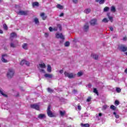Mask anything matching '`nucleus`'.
Wrapping results in <instances>:
<instances>
[{
  "instance_id": "nucleus-1",
  "label": "nucleus",
  "mask_w": 127,
  "mask_h": 127,
  "mask_svg": "<svg viewBox=\"0 0 127 127\" xmlns=\"http://www.w3.org/2000/svg\"><path fill=\"white\" fill-rule=\"evenodd\" d=\"M6 76L8 79H11L14 76V70L12 68H9L6 74Z\"/></svg>"
},
{
  "instance_id": "nucleus-2",
  "label": "nucleus",
  "mask_w": 127,
  "mask_h": 127,
  "mask_svg": "<svg viewBox=\"0 0 127 127\" xmlns=\"http://www.w3.org/2000/svg\"><path fill=\"white\" fill-rule=\"evenodd\" d=\"M64 75L65 77H67L69 79H72L75 77L76 74L73 73H69L67 71H64Z\"/></svg>"
},
{
  "instance_id": "nucleus-3",
  "label": "nucleus",
  "mask_w": 127,
  "mask_h": 127,
  "mask_svg": "<svg viewBox=\"0 0 127 127\" xmlns=\"http://www.w3.org/2000/svg\"><path fill=\"white\" fill-rule=\"evenodd\" d=\"M50 109H51V107L49 106L47 111V115L49 118H53L55 117V116L54 114H53L52 113V111L50 110Z\"/></svg>"
},
{
  "instance_id": "nucleus-4",
  "label": "nucleus",
  "mask_w": 127,
  "mask_h": 127,
  "mask_svg": "<svg viewBox=\"0 0 127 127\" xmlns=\"http://www.w3.org/2000/svg\"><path fill=\"white\" fill-rule=\"evenodd\" d=\"M39 66L40 68H40V72H42L43 73H45V71H44V68H45L46 67V65H45V64H39Z\"/></svg>"
},
{
  "instance_id": "nucleus-5",
  "label": "nucleus",
  "mask_w": 127,
  "mask_h": 127,
  "mask_svg": "<svg viewBox=\"0 0 127 127\" xmlns=\"http://www.w3.org/2000/svg\"><path fill=\"white\" fill-rule=\"evenodd\" d=\"M56 37L57 38H60L61 39H62V40H64V36H63L62 33H57L56 34Z\"/></svg>"
},
{
  "instance_id": "nucleus-6",
  "label": "nucleus",
  "mask_w": 127,
  "mask_h": 127,
  "mask_svg": "<svg viewBox=\"0 0 127 127\" xmlns=\"http://www.w3.org/2000/svg\"><path fill=\"white\" fill-rule=\"evenodd\" d=\"M6 58H7V55H2V59H1L2 62H3L4 63H6L7 62H8L7 60H6Z\"/></svg>"
},
{
  "instance_id": "nucleus-7",
  "label": "nucleus",
  "mask_w": 127,
  "mask_h": 127,
  "mask_svg": "<svg viewBox=\"0 0 127 127\" xmlns=\"http://www.w3.org/2000/svg\"><path fill=\"white\" fill-rule=\"evenodd\" d=\"M58 28H59V29L60 30V31H61V30H62V26H61V25L59 24L57 25V27H55L53 28V30L54 31H57Z\"/></svg>"
},
{
  "instance_id": "nucleus-8",
  "label": "nucleus",
  "mask_w": 127,
  "mask_h": 127,
  "mask_svg": "<svg viewBox=\"0 0 127 127\" xmlns=\"http://www.w3.org/2000/svg\"><path fill=\"white\" fill-rule=\"evenodd\" d=\"M90 25L94 26V25H96L98 24L97 23V19H92L90 22Z\"/></svg>"
},
{
  "instance_id": "nucleus-9",
  "label": "nucleus",
  "mask_w": 127,
  "mask_h": 127,
  "mask_svg": "<svg viewBox=\"0 0 127 127\" xmlns=\"http://www.w3.org/2000/svg\"><path fill=\"white\" fill-rule=\"evenodd\" d=\"M119 49L121 51H123V52H126V51H127V47L124 45L121 46L119 47Z\"/></svg>"
},
{
  "instance_id": "nucleus-10",
  "label": "nucleus",
  "mask_w": 127,
  "mask_h": 127,
  "mask_svg": "<svg viewBox=\"0 0 127 127\" xmlns=\"http://www.w3.org/2000/svg\"><path fill=\"white\" fill-rule=\"evenodd\" d=\"M31 108H32V109H35V110H37V111H38L39 110V106L37 104L31 105Z\"/></svg>"
},
{
  "instance_id": "nucleus-11",
  "label": "nucleus",
  "mask_w": 127,
  "mask_h": 127,
  "mask_svg": "<svg viewBox=\"0 0 127 127\" xmlns=\"http://www.w3.org/2000/svg\"><path fill=\"white\" fill-rule=\"evenodd\" d=\"M18 14H20V15H27V11L21 10L19 11Z\"/></svg>"
},
{
  "instance_id": "nucleus-12",
  "label": "nucleus",
  "mask_w": 127,
  "mask_h": 127,
  "mask_svg": "<svg viewBox=\"0 0 127 127\" xmlns=\"http://www.w3.org/2000/svg\"><path fill=\"white\" fill-rule=\"evenodd\" d=\"M38 119H40V120H42L43 119H45L46 118V116H45V114H40L38 116Z\"/></svg>"
},
{
  "instance_id": "nucleus-13",
  "label": "nucleus",
  "mask_w": 127,
  "mask_h": 127,
  "mask_svg": "<svg viewBox=\"0 0 127 127\" xmlns=\"http://www.w3.org/2000/svg\"><path fill=\"white\" fill-rule=\"evenodd\" d=\"M44 76L46 78H49L50 79H51L53 77V74L46 73L44 75Z\"/></svg>"
},
{
  "instance_id": "nucleus-14",
  "label": "nucleus",
  "mask_w": 127,
  "mask_h": 127,
  "mask_svg": "<svg viewBox=\"0 0 127 127\" xmlns=\"http://www.w3.org/2000/svg\"><path fill=\"white\" fill-rule=\"evenodd\" d=\"M91 57H92L93 59H95V60H98V58L99 57L98 56V55H96L95 54H92Z\"/></svg>"
},
{
  "instance_id": "nucleus-15",
  "label": "nucleus",
  "mask_w": 127,
  "mask_h": 127,
  "mask_svg": "<svg viewBox=\"0 0 127 127\" xmlns=\"http://www.w3.org/2000/svg\"><path fill=\"white\" fill-rule=\"evenodd\" d=\"M84 30L85 31H88L89 30V24L88 23L85 24L84 26Z\"/></svg>"
},
{
  "instance_id": "nucleus-16",
  "label": "nucleus",
  "mask_w": 127,
  "mask_h": 127,
  "mask_svg": "<svg viewBox=\"0 0 127 127\" xmlns=\"http://www.w3.org/2000/svg\"><path fill=\"white\" fill-rule=\"evenodd\" d=\"M0 93L1 94V95H2V96H3V97H7V95L4 94V91H3V90H2V89H0Z\"/></svg>"
},
{
  "instance_id": "nucleus-17",
  "label": "nucleus",
  "mask_w": 127,
  "mask_h": 127,
  "mask_svg": "<svg viewBox=\"0 0 127 127\" xmlns=\"http://www.w3.org/2000/svg\"><path fill=\"white\" fill-rule=\"evenodd\" d=\"M57 8H58L59 9H63L64 8V6L60 4H58L56 6Z\"/></svg>"
},
{
  "instance_id": "nucleus-18",
  "label": "nucleus",
  "mask_w": 127,
  "mask_h": 127,
  "mask_svg": "<svg viewBox=\"0 0 127 127\" xmlns=\"http://www.w3.org/2000/svg\"><path fill=\"white\" fill-rule=\"evenodd\" d=\"M41 17H42V19H43V20H45V19H46L47 17V16L45 15V13H41Z\"/></svg>"
},
{
  "instance_id": "nucleus-19",
  "label": "nucleus",
  "mask_w": 127,
  "mask_h": 127,
  "mask_svg": "<svg viewBox=\"0 0 127 127\" xmlns=\"http://www.w3.org/2000/svg\"><path fill=\"white\" fill-rule=\"evenodd\" d=\"M91 8H86L84 10V12L86 13V14H88L91 12Z\"/></svg>"
},
{
  "instance_id": "nucleus-20",
  "label": "nucleus",
  "mask_w": 127,
  "mask_h": 127,
  "mask_svg": "<svg viewBox=\"0 0 127 127\" xmlns=\"http://www.w3.org/2000/svg\"><path fill=\"white\" fill-rule=\"evenodd\" d=\"M14 37H16V34L15 33H11L10 37V39H12V38H14Z\"/></svg>"
},
{
  "instance_id": "nucleus-21",
  "label": "nucleus",
  "mask_w": 127,
  "mask_h": 127,
  "mask_svg": "<svg viewBox=\"0 0 127 127\" xmlns=\"http://www.w3.org/2000/svg\"><path fill=\"white\" fill-rule=\"evenodd\" d=\"M111 11L112 12H116V7H115L114 6H111Z\"/></svg>"
},
{
  "instance_id": "nucleus-22",
  "label": "nucleus",
  "mask_w": 127,
  "mask_h": 127,
  "mask_svg": "<svg viewBox=\"0 0 127 127\" xmlns=\"http://www.w3.org/2000/svg\"><path fill=\"white\" fill-rule=\"evenodd\" d=\"M51 65L48 64L47 71L49 73H51Z\"/></svg>"
},
{
  "instance_id": "nucleus-23",
  "label": "nucleus",
  "mask_w": 127,
  "mask_h": 127,
  "mask_svg": "<svg viewBox=\"0 0 127 127\" xmlns=\"http://www.w3.org/2000/svg\"><path fill=\"white\" fill-rule=\"evenodd\" d=\"M60 114L62 117H64L65 114H66V112H65V111H60Z\"/></svg>"
},
{
  "instance_id": "nucleus-24",
  "label": "nucleus",
  "mask_w": 127,
  "mask_h": 127,
  "mask_svg": "<svg viewBox=\"0 0 127 127\" xmlns=\"http://www.w3.org/2000/svg\"><path fill=\"white\" fill-rule=\"evenodd\" d=\"M32 5H33V7H34V6H38V5H39V3H38V2H33Z\"/></svg>"
},
{
  "instance_id": "nucleus-25",
  "label": "nucleus",
  "mask_w": 127,
  "mask_h": 127,
  "mask_svg": "<svg viewBox=\"0 0 127 127\" xmlns=\"http://www.w3.org/2000/svg\"><path fill=\"white\" fill-rule=\"evenodd\" d=\"M108 17L111 22H113V17L110 16V13L107 14Z\"/></svg>"
},
{
  "instance_id": "nucleus-26",
  "label": "nucleus",
  "mask_w": 127,
  "mask_h": 127,
  "mask_svg": "<svg viewBox=\"0 0 127 127\" xmlns=\"http://www.w3.org/2000/svg\"><path fill=\"white\" fill-rule=\"evenodd\" d=\"M22 48H23V49H25V50H27V44H24L22 45Z\"/></svg>"
},
{
  "instance_id": "nucleus-27",
  "label": "nucleus",
  "mask_w": 127,
  "mask_h": 127,
  "mask_svg": "<svg viewBox=\"0 0 127 127\" xmlns=\"http://www.w3.org/2000/svg\"><path fill=\"white\" fill-rule=\"evenodd\" d=\"M34 22H35V23H36V24H38V23H39V20L37 18H35L34 19Z\"/></svg>"
},
{
  "instance_id": "nucleus-28",
  "label": "nucleus",
  "mask_w": 127,
  "mask_h": 127,
  "mask_svg": "<svg viewBox=\"0 0 127 127\" xmlns=\"http://www.w3.org/2000/svg\"><path fill=\"white\" fill-rule=\"evenodd\" d=\"M113 115H114L116 119H119V118H120V115L117 114V113L116 112H114Z\"/></svg>"
},
{
  "instance_id": "nucleus-29",
  "label": "nucleus",
  "mask_w": 127,
  "mask_h": 127,
  "mask_svg": "<svg viewBox=\"0 0 127 127\" xmlns=\"http://www.w3.org/2000/svg\"><path fill=\"white\" fill-rule=\"evenodd\" d=\"M70 46V42L67 41L64 44V46H65V47H68V46Z\"/></svg>"
},
{
  "instance_id": "nucleus-30",
  "label": "nucleus",
  "mask_w": 127,
  "mask_h": 127,
  "mask_svg": "<svg viewBox=\"0 0 127 127\" xmlns=\"http://www.w3.org/2000/svg\"><path fill=\"white\" fill-rule=\"evenodd\" d=\"M83 75V72L79 71L77 73V76L78 77H81V76Z\"/></svg>"
},
{
  "instance_id": "nucleus-31",
  "label": "nucleus",
  "mask_w": 127,
  "mask_h": 127,
  "mask_svg": "<svg viewBox=\"0 0 127 127\" xmlns=\"http://www.w3.org/2000/svg\"><path fill=\"white\" fill-rule=\"evenodd\" d=\"M81 126L84 127H90V125L88 124H81Z\"/></svg>"
},
{
  "instance_id": "nucleus-32",
  "label": "nucleus",
  "mask_w": 127,
  "mask_h": 127,
  "mask_svg": "<svg viewBox=\"0 0 127 127\" xmlns=\"http://www.w3.org/2000/svg\"><path fill=\"white\" fill-rule=\"evenodd\" d=\"M109 21V20H108V19L107 18H104L103 20H102V22H105V23H107Z\"/></svg>"
},
{
  "instance_id": "nucleus-33",
  "label": "nucleus",
  "mask_w": 127,
  "mask_h": 127,
  "mask_svg": "<svg viewBox=\"0 0 127 127\" xmlns=\"http://www.w3.org/2000/svg\"><path fill=\"white\" fill-rule=\"evenodd\" d=\"M110 109L111 110H113V111H115V110H116V106H115L114 105H111L110 106Z\"/></svg>"
},
{
  "instance_id": "nucleus-34",
  "label": "nucleus",
  "mask_w": 127,
  "mask_h": 127,
  "mask_svg": "<svg viewBox=\"0 0 127 127\" xmlns=\"http://www.w3.org/2000/svg\"><path fill=\"white\" fill-rule=\"evenodd\" d=\"M93 92L94 93H95V94H97V96L99 95V93L98 92V90H97L96 88H94L93 89Z\"/></svg>"
},
{
  "instance_id": "nucleus-35",
  "label": "nucleus",
  "mask_w": 127,
  "mask_h": 127,
  "mask_svg": "<svg viewBox=\"0 0 127 127\" xmlns=\"http://www.w3.org/2000/svg\"><path fill=\"white\" fill-rule=\"evenodd\" d=\"M109 9H110V8L109 7L106 6L104 8V11H108Z\"/></svg>"
},
{
  "instance_id": "nucleus-36",
  "label": "nucleus",
  "mask_w": 127,
  "mask_h": 127,
  "mask_svg": "<svg viewBox=\"0 0 127 127\" xmlns=\"http://www.w3.org/2000/svg\"><path fill=\"white\" fill-rule=\"evenodd\" d=\"M3 27L5 30H7V26L5 24H3Z\"/></svg>"
},
{
  "instance_id": "nucleus-37",
  "label": "nucleus",
  "mask_w": 127,
  "mask_h": 127,
  "mask_svg": "<svg viewBox=\"0 0 127 127\" xmlns=\"http://www.w3.org/2000/svg\"><path fill=\"white\" fill-rule=\"evenodd\" d=\"M10 47H12V48H14V47H15V44H14V43H11Z\"/></svg>"
},
{
  "instance_id": "nucleus-38",
  "label": "nucleus",
  "mask_w": 127,
  "mask_h": 127,
  "mask_svg": "<svg viewBox=\"0 0 127 127\" xmlns=\"http://www.w3.org/2000/svg\"><path fill=\"white\" fill-rule=\"evenodd\" d=\"M121 91H122L121 88H116V92H117V93H121Z\"/></svg>"
},
{
  "instance_id": "nucleus-39",
  "label": "nucleus",
  "mask_w": 127,
  "mask_h": 127,
  "mask_svg": "<svg viewBox=\"0 0 127 127\" xmlns=\"http://www.w3.org/2000/svg\"><path fill=\"white\" fill-rule=\"evenodd\" d=\"M115 104L116 105V106H119V105H120V102H119V101L118 100H116Z\"/></svg>"
},
{
  "instance_id": "nucleus-40",
  "label": "nucleus",
  "mask_w": 127,
  "mask_h": 127,
  "mask_svg": "<svg viewBox=\"0 0 127 127\" xmlns=\"http://www.w3.org/2000/svg\"><path fill=\"white\" fill-rule=\"evenodd\" d=\"M108 106L107 105L103 106L102 107V110L105 111V110H106V109H107V108H108Z\"/></svg>"
},
{
  "instance_id": "nucleus-41",
  "label": "nucleus",
  "mask_w": 127,
  "mask_h": 127,
  "mask_svg": "<svg viewBox=\"0 0 127 127\" xmlns=\"http://www.w3.org/2000/svg\"><path fill=\"white\" fill-rule=\"evenodd\" d=\"M24 64H25V60H22L21 63H20V64L21 65H24Z\"/></svg>"
},
{
  "instance_id": "nucleus-42",
  "label": "nucleus",
  "mask_w": 127,
  "mask_h": 127,
  "mask_svg": "<svg viewBox=\"0 0 127 127\" xmlns=\"http://www.w3.org/2000/svg\"><path fill=\"white\" fill-rule=\"evenodd\" d=\"M25 65H26L27 66H29L30 63H29V62H27V61H25Z\"/></svg>"
},
{
  "instance_id": "nucleus-43",
  "label": "nucleus",
  "mask_w": 127,
  "mask_h": 127,
  "mask_svg": "<svg viewBox=\"0 0 127 127\" xmlns=\"http://www.w3.org/2000/svg\"><path fill=\"white\" fill-rule=\"evenodd\" d=\"M47 90H48V91L49 92V93H53V90H52V89H51V88H48L47 89Z\"/></svg>"
},
{
  "instance_id": "nucleus-44",
  "label": "nucleus",
  "mask_w": 127,
  "mask_h": 127,
  "mask_svg": "<svg viewBox=\"0 0 127 127\" xmlns=\"http://www.w3.org/2000/svg\"><path fill=\"white\" fill-rule=\"evenodd\" d=\"M104 2H105V0H100L99 1L100 4H103V3H104Z\"/></svg>"
},
{
  "instance_id": "nucleus-45",
  "label": "nucleus",
  "mask_w": 127,
  "mask_h": 127,
  "mask_svg": "<svg viewBox=\"0 0 127 127\" xmlns=\"http://www.w3.org/2000/svg\"><path fill=\"white\" fill-rule=\"evenodd\" d=\"M72 2L75 4L78 3V0H72Z\"/></svg>"
},
{
  "instance_id": "nucleus-46",
  "label": "nucleus",
  "mask_w": 127,
  "mask_h": 127,
  "mask_svg": "<svg viewBox=\"0 0 127 127\" xmlns=\"http://www.w3.org/2000/svg\"><path fill=\"white\" fill-rule=\"evenodd\" d=\"M91 97H89L87 99V102H90L91 101Z\"/></svg>"
},
{
  "instance_id": "nucleus-47",
  "label": "nucleus",
  "mask_w": 127,
  "mask_h": 127,
  "mask_svg": "<svg viewBox=\"0 0 127 127\" xmlns=\"http://www.w3.org/2000/svg\"><path fill=\"white\" fill-rule=\"evenodd\" d=\"M60 74H63V73H64V70H63V69H61L59 71Z\"/></svg>"
},
{
  "instance_id": "nucleus-48",
  "label": "nucleus",
  "mask_w": 127,
  "mask_h": 127,
  "mask_svg": "<svg viewBox=\"0 0 127 127\" xmlns=\"http://www.w3.org/2000/svg\"><path fill=\"white\" fill-rule=\"evenodd\" d=\"M49 30H50V31H53V28L52 27H50L49 28Z\"/></svg>"
},
{
  "instance_id": "nucleus-49",
  "label": "nucleus",
  "mask_w": 127,
  "mask_h": 127,
  "mask_svg": "<svg viewBox=\"0 0 127 127\" xmlns=\"http://www.w3.org/2000/svg\"><path fill=\"white\" fill-rule=\"evenodd\" d=\"M77 109H78L79 111H81V106L78 105V106H77Z\"/></svg>"
},
{
  "instance_id": "nucleus-50",
  "label": "nucleus",
  "mask_w": 127,
  "mask_h": 127,
  "mask_svg": "<svg viewBox=\"0 0 127 127\" xmlns=\"http://www.w3.org/2000/svg\"><path fill=\"white\" fill-rule=\"evenodd\" d=\"M109 29H110L111 31H114V28H113V27H110Z\"/></svg>"
},
{
  "instance_id": "nucleus-51",
  "label": "nucleus",
  "mask_w": 127,
  "mask_h": 127,
  "mask_svg": "<svg viewBox=\"0 0 127 127\" xmlns=\"http://www.w3.org/2000/svg\"><path fill=\"white\" fill-rule=\"evenodd\" d=\"M84 116L85 117H89V116H90V114H88V113H85Z\"/></svg>"
},
{
  "instance_id": "nucleus-52",
  "label": "nucleus",
  "mask_w": 127,
  "mask_h": 127,
  "mask_svg": "<svg viewBox=\"0 0 127 127\" xmlns=\"http://www.w3.org/2000/svg\"><path fill=\"white\" fill-rule=\"evenodd\" d=\"M60 17H62V16H64V13H61L60 15Z\"/></svg>"
},
{
  "instance_id": "nucleus-53",
  "label": "nucleus",
  "mask_w": 127,
  "mask_h": 127,
  "mask_svg": "<svg viewBox=\"0 0 127 127\" xmlns=\"http://www.w3.org/2000/svg\"><path fill=\"white\" fill-rule=\"evenodd\" d=\"M116 123H117V124H120V123H121V121L116 120Z\"/></svg>"
},
{
  "instance_id": "nucleus-54",
  "label": "nucleus",
  "mask_w": 127,
  "mask_h": 127,
  "mask_svg": "<svg viewBox=\"0 0 127 127\" xmlns=\"http://www.w3.org/2000/svg\"><path fill=\"white\" fill-rule=\"evenodd\" d=\"M45 37H48V33H45Z\"/></svg>"
},
{
  "instance_id": "nucleus-55",
  "label": "nucleus",
  "mask_w": 127,
  "mask_h": 127,
  "mask_svg": "<svg viewBox=\"0 0 127 127\" xmlns=\"http://www.w3.org/2000/svg\"><path fill=\"white\" fill-rule=\"evenodd\" d=\"M0 33L1 34H2V33H3V31H2V30H1L0 29Z\"/></svg>"
},
{
  "instance_id": "nucleus-56",
  "label": "nucleus",
  "mask_w": 127,
  "mask_h": 127,
  "mask_svg": "<svg viewBox=\"0 0 127 127\" xmlns=\"http://www.w3.org/2000/svg\"><path fill=\"white\" fill-rule=\"evenodd\" d=\"M123 40H124V41H126L127 40V37H124V38H123Z\"/></svg>"
},
{
  "instance_id": "nucleus-57",
  "label": "nucleus",
  "mask_w": 127,
  "mask_h": 127,
  "mask_svg": "<svg viewBox=\"0 0 127 127\" xmlns=\"http://www.w3.org/2000/svg\"><path fill=\"white\" fill-rule=\"evenodd\" d=\"M88 87H89V88H91V87H92V84H88Z\"/></svg>"
},
{
  "instance_id": "nucleus-58",
  "label": "nucleus",
  "mask_w": 127,
  "mask_h": 127,
  "mask_svg": "<svg viewBox=\"0 0 127 127\" xmlns=\"http://www.w3.org/2000/svg\"><path fill=\"white\" fill-rule=\"evenodd\" d=\"M125 73H126V74H127V68H126V69L125 70Z\"/></svg>"
},
{
  "instance_id": "nucleus-59",
  "label": "nucleus",
  "mask_w": 127,
  "mask_h": 127,
  "mask_svg": "<svg viewBox=\"0 0 127 127\" xmlns=\"http://www.w3.org/2000/svg\"><path fill=\"white\" fill-rule=\"evenodd\" d=\"M73 42H77V40L76 39L73 40Z\"/></svg>"
},
{
  "instance_id": "nucleus-60",
  "label": "nucleus",
  "mask_w": 127,
  "mask_h": 127,
  "mask_svg": "<svg viewBox=\"0 0 127 127\" xmlns=\"http://www.w3.org/2000/svg\"><path fill=\"white\" fill-rule=\"evenodd\" d=\"M102 113H99V117H102Z\"/></svg>"
},
{
  "instance_id": "nucleus-61",
  "label": "nucleus",
  "mask_w": 127,
  "mask_h": 127,
  "mask_svg": "<svg viewBox=\"0 0 127 127\" xmlns=\"http://www.w3.org/2000/svg\"><path fill=\"white\" fill-rule=\"evenodd\" d=\"M100 0H95V1H96V2H99Z\"/></svg>"
},
{
  "instance_id": "nucleus-62",
  "label": "nucleus",
  "mask_w": 127,
  "mask_h": 127,
  "mask_svg": "<svg viewBox=\"0 0 127 127\" xmlns=\"http://www.w3.org/2000/svg\"><path fill=\"white\" fill-rule=\"evenodd\" d=\"M76 92H77L76 90H73L74 93H76Z\"/></svg>"
},
{
  "instance_id": "nucleus-63",
  "label": "nucleus",
  "mask_w": 127,
  "mask_h": 127,
  "mask_svg": "<svg viewBox=\"0 0 127 127\" xmlns=\"http://www.w3.org/2000/svg\"><path fill=\"white\" fill-rule=\"evenodd\" d=\"M0 127H1V126L0 125Z\"/></svg>"
},
{
  "instance_id": "nucleus-64",
  "label": "nucleus",
  "mask_w": 127,
  "mask_h": 127,
  "mask_svg": "<svg viewBox=\"0 0 127 127\" xmlns=\"http://www.w3.org/2000/svg\"><path fill=\"white\" fill-rule=\"evenodd\" d=\"M69 119H71V118H69Z\"/></svg>"
}]
</instances>
